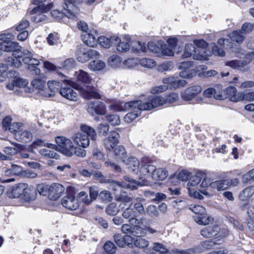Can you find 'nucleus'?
Instances as JSON below:
<instances>
[{"label":"nucleus","mask_w":254,"mask_h":254,"mask_svg":"<svg viewBox=\"0 0 254 254\" xmlns=\"http://www.w3.org/2000/svg\"><path fill=\"white\" fill-rule=\"evenodd\" d=\"M193 43L187 44L185 47V51L182 55L183 58L192 57V58L198 61H206L208 57L210 56L211 53L215 56L223 57L225 56V52L221 48H219L214 43L211 45L212 52L207 50L208 44L202 39H195L193 40Z\"/></svg>","instance_id":"1"},{"label":"nucleus","mask_w":254,"mask_h":254,"mask_svg":"<svg viewBox=\"0 0 254 254\" xmlns=\"http://www.w3.org/2000/svg\"><path fill=\"white\" fill-rule=\"evenodd\" d=\"M14 38L11 33H3L0 34V55L2 51L6 52H12V57L7 59V64L14 67L19 68L22 65V53L19 50L20 46L18 43L12 42Z\"/></svg>","instance_id":"2"},{"label":"nucleus","mask_w":254,"mask_h":254,"mask_svg":"<svg viewBox=\"0 0 254 254\" xmlns=\"http://www.w3.org/2000/svg\"><path fill=\"white\" fill-rule=\"evenodd\" d=\"M56 144L47 143L46 145L48 148L55 149L67 157L76 155L78 157H84L86 156V151L77 146H75L71 138L64 136L55 137Z\"/></svg>","instance_id":"3"},{"label":"nucleus","mask_w":254,"mask_h":254,"mask_svg":"<svg viewBox=\"0 0 254 254\" xmlns=\"http://www.w3.org/2000/svg\"><path fill=\"white\" fill-rule=\"evenodd\" d=\"M140 176L141 178L151 177L154 180L163 181L168 176V172L163 168L156 169L151 162H145L144 160L140 169Z\"/></svg>","instance_id":"4"},{"label":"nucleus","mask_w":254,"mask_h":254,"mask_svg":"<svg viewBox=\"0 0 254 254\" xmlns=\"http://www.w3.org/2000/svg\"><path fill=\"white\" fill-rule=\"evenodd\" d=\"M64 5L63 6L64 13L59 10L55 9L51 11V16L55 19L60 21L63 20L65 16L69 18L74 19L78 11V7L75 3L79 2L81 0H64Z\"/></svg>","instance_id":"5"},{"label":"nucleus","mask_w":254,"mask_h":254,"mask_svg":"<svg viewBox=\"0 0 254 254\" xmlns=\"http://www.w3.org/2000/svg\"><path fill=\"white\" fill-rule=\"evenodd\" d=\"M163 85L157 86L151 90L152 93H157L166 91L168 89H176L184 87L187 85V81L184 79H180L178 77L171 76L164 78L162 81Z\"/></svg>","instance_id":"6"},{"label":"nucleus","mask_w":254,"mask_h":254,"mask_svg":"<svg viewBox=\"0 0 254 254\" xmlns=\"http://www.w3.org/2000/svg\"><path fill=\"white\" fill-rule=\"evenodd\" d=\"M202 178L203 180L200 185V187L202 188L206 189L200 190L199 192L203 196L204 195L209 197L211 196L217 191H220V186L221 185L220 180L213 181L211 178L205 176V175Z\"/></svg>","instance_id":"7"},{"label":"nucleus","mask_w":254,"mask_h":254,"mask_svg":"<svg viewBox=\"0 0 254 254\" xmlns=\"http://www.w3.org/2000/svg\"><path fill=\"white\" fill-rule=\"evenodd\" d=\"M22 53V60L24 63L28 64L27 69L32 72L33 75L40 76L41 75V70L37 67L40 64V61L36 58L33 57V54L27 49H24L21 51Z\"/></svg>","instance_id":"8"},{"label":"nucleus","mask_w":254,"mask_h":254,"mask_svg":"<svg viewBox=\"0 0 254 254\" xmlns=\"http://www.w3.org/2000/svg\"><path fill=\"white\" fill-rule=\"evenodd\" d=\"M54 7L53 3L48 4H40L37 7H34L29 11L31 19L35 22L38 23L44 21L46 19V16L44 14Z\"/></svg>","instance_id":"9"},{"label":"nucleus","mask_w":254,"mask_h":254,"mask_svg":"<svg viewBox=\"0 0 254 254\" xmlns=\"http://www.w3.org/2000/svg\"><path fill=\"white\" fill-rule=\"evenodd\" d=\"M100 56V53L96 50L80 47L76 53L77 60L81 63H85L91 59L98 58Z\"/></svg>","instance_id":"10"},{"label":"nucleus","mask_w":254,"mask_h":254,"mask_svg":"<svg viewBox=\"0 0 254 254\" xmlns=\"http://www.w3.org/2000/svg\"><path fill=\"white\" fill-rule=\"evenodd\" d=\"M204 176V173L203 172H199L190 177L188 183V189L190 196L200 200L203 199V196L199 191L194 190L191 187L197 186L200 182Z\"/></svg>","instance_id":"11"},{"label":"nucleus","mask_w":254,"mask_h":254,"mask_svg":"<svg viewBox=\"0 0 254 254\" xmlns=\"http://www.w3.org/2000/svg\"><path fill=\"white\" fill-rule=\"evenodd\" d=\"M116 200L120 202L119 207L121 209L125 210L123 212V217L126 219H130L135 216V212L133 209L130 208L132 205V198L127 195H121L116 198Z\"/></svg>","instance_id":"12"},{"label":"nucleus","mask_w":254,"mask_h":254,"mask_svg":"<svg viewBox=\"0 0 254 254\" xmlns=\"http://www.w3.org/2000/svg\"><path fill=\"white\" fill-rule=\"evenodd\" d=\"M106 102L110 104L109 106V109L112 112L125 111L129 107H135V106H137V104H138V102H137L130 101L124 103L113 99L107 100Z\"/></svg>","instance_id":"13"},{"label":"nucleus","mask_w":254,"mask_h":254,"mask_svg":"<svg viewBox=\"0 0 254 254\" xmlns=\"http://www.w3.org/2000/svg\"><path fill=\"white\" fill-rule=\"evenodd\" d=\"M125 240L127 242V245L128 246L132 248L136 247L139 249H143L145 253L146 250L149 248H148L149 244V241L142 237H133L127 235Z\"/></svg>","instance_id":"14"},{"label":"nucleus","mask_w":254,"mask_h":254,"mask_svg":"<svg viewBox=\"0 0 254 254\" xmlns=\"http://www.w3.org/2000/svg\"><path fill=\"white\" fill-rule=\"evenodd\" d=\"M165 98L159 96H152L150 97L148 100L146 102L142 103L141 109L145 110H151L153 108L165 106Z\"/></svg>","instance_id":"15"},{"label":"nucleus","mask_w":254,"mask_h":254,"mask_svg":"<svg viewBox=\"0 0 254 254\" xmlns=\"http://www.w3.org/2000/svg\"><path fill=\"white\" fill-rule=\"evenodd\" d=\"M88 112L92 115H94L95 114L104 115L107 114V110L104 103L95 100L91 101L89 103Z\"/></svg>","instance_id":"16"},{"label":"nucleus","mask_w":254,"mask_h":254,"mask_svg":"<svg viewBox=\"0 0 254 254\" xmlns=\"http://www.w3.org/2000/svg\"><path fill=\"white\" fill-rule=\"evenodd\" d=\"M252 61V59L246 56L244 60H233L226 63L227 66L233 69H237L243 72H246L249 70L248 64Z\"/></svg>","instance_id":"17"},{"label":"nucleus","mask_w":254,"mask_h":254,"mask_svg":"<svg viewBox=\"0 0 254 254\" xmlns=\"http://www.w3.org/2000/svg\"><path fill=\"white\" fill-rule=\"evenodd\" d=\"M131 102H137V106L135 107H129L127 110L130 111V112L127 113L124 117L125 122L127 123H130L133 122L136 118L138 117L141 114V111H144V109H141V107H143L142 105V102L140 100L132 101Z\"/></svg>","instance_id":"18"},{"label":"nucleus","mask_w":254,"mask_h":254,"mask_svg":"<svg viewBox=\"0 0 254 254\" xmlns=\"http://www.w3.org/2000/svg\"><path fill=\"white\" fill-rule=\"evenodd\" d=\"M81 38L83 42L90 47L96 46L99 42L97 31L94 29H90L88 32L82 34Z\"/></svg>","instance_id":"19"},{"label":"nucleus","mask_w":254,"mask_h":254,"mask_svg":"<svg viewBox=\"0 0 254 254\" xmlns=\"http://www.w3.org/2000/svg\"><path fill=\"white\" fill-rule=\"evenodd\" d=\"M71 139L75 146L83 149L88 147L90 144V140L88 137L81 132H77L73 134Z\"/></svg>","instance_id":"20"},{"label":"nucleus","mask_w":254,"mask_h":254,"mask_svg":"<svg viewBox=\"0 0 254 254\" xmlns=\"http://www.w3.org/2000/svg\"><path fill=\"white\" fill-rule=\"evenodd\" d=\"M125 182H118L113 180L109 181L110 183V187L114 190H116L119 188H128L131 190H134L136 188L138 183L135 180L130 179L127 178L125 179Z\"/></svg>","instance_id":"21"},{"label":"nucleus","mask_w":254,"mask_h":254,"mask_svg":"<svg viewBox=\"0 0 254 254\" xmlns=\"http://www.w3.org/2000/svg\"><path fill=\"white\" fill-rule=\"evenodd\" d=\"M120 134L116 131L110 132L108 137L104 140L105 147L109 151H112L116 147L119 142Z\"/></svg>","instance_id":"22"},{"label":"nucleus","mask_w":254,"mask_h":254,"mask_svg":"<svg viewBox=\"0 0 254 254\" xmlns=\"http://www.w3.org/2000/svg\"><path fill=\"white\" fill-rule=\"evenodd\" d=\"M223 94L226 98H228L230 101L234 102L243 101L244 92H238L237 88L233 86H229L223 90Z\"/></svg>","instance_id":"23"},{"label":"nucleus","mask_w":254,"mask_h":254,"mask_svg":"<svg viewBox=\"0 0 254 254\" xmlns=\"http://www.w3.org/2000/svg\"><path fill=\"white\" fill-rule=\"evenodd\" d=\"M203 95L207 98L213 97L218 100L226 99V95L223 94V90L220 86L205 89L203 92Z\"/></svg>","instance_id":"24"},{"label":"nucleus","mask_w":254,"mask_h":254,"mask_svg":"<svg viewBox=\"0 0 254 254\" xmlns=\"http://www.w3.org/2000/svg\"><path fill=\"white\" fill-rule=\"evenodd\" d=\"M61 203L64 207L70 210H75L79 206L78 198L73 195H67L64 196L62 199Z\"/></svg>","instance_id":"25"},{"label":"nucleus","mask_w":254,"mask_h":254,"mask_svg":"<svg viewBox=\"0 0 254 254\" xmlns=\"http://www.w3.org/2000/svg\"><path fill=\"white\" fill-rule=\"evenodd\" d=\"M64 191V187L60 184L54 183L49 186L48 197L51 200H57Z\"/></svg>","instance_id":"26"},{"label":"nucleus","mask_w":254,"mask_h":254,"mask_svg":"<svg viewBox=\"0 0 254 254\" xmlns=\"http://www.w3.org/2000/svg\"><path fill=\"white\" fill-rule=\"evenodd\" d=\"M201 87L194 85L187 88L181 93L182 98L185 101H190L201 92Z\"/></svg>","instance_id":"27"},{"label":"nucleus","mask_w":254,"mask_h":254,"mask_svg":"<svg viewBox=\"0 0 254 254\" xmlns=\"http://www.w3.org/2000/svg\"><path fill=\"white\" fill-rule=\"evenodd\" d=\"M80 95L86 99L95 98L101 99V95L97 91L96 89L93 86H87L85 88L80 89Z\"/></svg>","instance_id":"28"},{"label":"nucleus","mask_w":254,"mask_h":254,"mask_svg":"<svg viewBox=\"0 0 254 254\" xmlns=\"http://www.w3.org/2000/svg\"><path fill=\"white\" fill-rule=\"evenodd\" d=\"M192 62L190 61H186L180 63L179 68L183 69L180 72V76L183 78H191L195 73L194 71L189 69L192 65Z\"/></svg>","instance_id":"29"},{"label":"nucleus","mask_w":254,"mask_h":254,"mask_svg":"<svg viewBox=\"0 0 254 254\" xmlns=\"http://www.w3.org/2000/svg\"><path fill=\"white\" fill-rule=\"evenodd\" d=\"M74 76L78 82L84 84H91L93 82V79L90 74L82 69L75 71Z\"/></svg>","instance_id":"30"},{"label":"nucleus","mask_w":254,"mask_h":254,"mask_svg":"<svg viewBox=\"0 0 254 254\" xmlns=\"http://www.w3.org/2000/svg\"><path fill=\"white\" fill-rule=\"evenodd\" d=\"M26 184L20 183L9 189L7 192V196L10 198L22 197V193L26 188Z\"/></svg>","instance_id":"31"},{"label":"nucleus","mask_w":254,"mask_h":254,"mask_svg":"<svg viewBox=\"0 0 254 254\" xmlns=\"http://www.w3.org/2000/svg\"><path fill=\"white\" fill-rule=\"evenodd\" d=\"M98 39L99 43L106 48H109L120 41V39L115 35L110 37L101 36Z\"/></svg>","instance_id":"32"},{"label":"nucleus","mask_w":254,"mask_h":254,"mask_svg":"<svg viewBox=\"0 0 254 254\" xmlns=\"http://www.w3.org/2000/svg\"><path fill=\"white\" fill-rule=\"evenodd\" d=\"M63 97L70 101H76L78 99V94L70 87H62L59 91Z\"/></svg>","instance_id":"33"},{"label":"nucleus","mask_w":254,"mask_h":254,"mask_svg":"<svg viewBox=\"0 0 254 254\" xmlns=\"http://www.w3.org/2000/svg\"><path fill=\"white\" fill-rule=\"evenodd\" d=\"M47 91L43 93L44 97H53L61 87V83L56 80H50L47 83Z\"/></svg>","instance_id":"34"},{"label":"nucleus","mask_w":254,"mask_h":254,"mask_svg":"<svg viewBox=\"0 0 254 254\" xmlns=\"http://www.w3.org/2000/svg\"><path fill=\"white\" fill-rule=\"evenodd\" d=\"M28 85V81L22 78H15L10 81L6 85V87L10 90H14L15 87L20 88H26Z\"/></svg>","instance_id":"35"},{"label":"nucleus","mask_w":254,"mask_h":254,"mask_svg":"<svg viewBox=\"0 0 254 254\" xmlns=\"http://www.w3.org/2000/svg\"><path fill=\"white\" fill-rule=\"evenodd\" d=\"M158 253L159 254H171V251L168 249L162 244L154 243L152 247L146 250V253L153 254Z\"/></svg>","instance_id":"36"},{"label":"nucleus","mask_w":254,"mask_h":254,"mask_svg":"<svg viewBox=\"0 0 254 254\" xmlns=\"http://www.w3.org/2000/svg\"><path fill=\"white\" fill-rule=\"evenodd\" d=\"M220 227L217 225L206 227L201 230V235L205 238H211L217 235Z\"/></svg>","instance_id":"37"},{"label":"nucleus","mask_w":254,"mask_h":254,"mask_svg":"<svg viewBox=\"0 0 254 254\" xmlns=\"http://www.w3.org/2000/svg\"><path fill=\"white\" fill-rule=\"evenodd\" d=\"M193 219L196 223L201 225H208L213 221V218L206 213V211H205L203 214L194 215Z\"/></svg>","instance_id":"38"},{"label":"nucleus","mask_w":254,"mask_h":254,"mask_svg":"<svg viewBox=\"0 0 254 254\" xmlns=\"http://www.w3.org/2000/svg\"><path fill=\"white\" fill-rule=\"evenodd\" d=\"M80 132L86 135L92 140H96L97 137L96 130L92 127L86 124H81L80 126Z\"/></svg>","instance_id":"39"},{"label":"nucleus","mask_w":254,"mask_h":254,"mask_svg":"<svg viewBox=\"0 0 254 254\" xmlns=\"http://www.w3.org/2000/svg\"><path fill=\"white\" fill-rule=\"evenodd\" d=\"M106 66V63L99 59L92 61L88 65V68L94 72L102 71L105 68Z\"/></svg>","instance_id":"40"},{"label":"nucleus","mask_w":254,"mask_h":254,"mask_svg":"<svg viewBox=\"0 0 254 254\" xmlns=\"http://www.w3.org/2000/svg\"><path fill=\"white\" fill-rule=\"evenodd\" d=\"M125 163L127 168L134 174L138 172L139 167V160L134 157H129L127 160H125Z\"/></svg>","instance_id":"41"},{"label":"nucleus","mask_w":254,"mask_h":254,"mask_svg":"<svg viewBox=\"0 0 254 254\" xmlns=\"http://www.w3.org/2000/svg\"><path fill=\"white\" fill-rule=\"evenodd\" d=\"M15 139L19 141L28 142L30 141L33 138L32 133L23 128L15 133Z\"/></svg>","instance_id":"42"},{"label":"nucleus","mask_w":254,"mask_h":254,"mask_svg":"<svg viewBox=\"0 0 254 254\" xmlns=\"http://www.w3.org/2000/svg\"><path fill=\"white\" fill-rule=\"evenodd\" d=\"M254 194V185L249 186L241 191L239 198L242 201L248 200Z\"/></svg>","instance_id":"43"},{"label":"nucleus","mask_w":254,"mask_h":254,"mask_svg":"<svg viewBox=\"0 0 254 254\" xmlns=\"http://www.w3.org/2000/svg\"><path fill=\"white\" fill-rule=\"evenodd\" d=\"M221 185L220 186V191L227 189L230 187H237L240 184V180L238 178H233L228 180H220Z\"/></svg>","instance_id":"44"},{"label":"nucleus","mask_w":254,"mask_h":254,"mask_svg":"<svg viewBox=\"0 0 254 254\" xmlns=\"http://www.w3.org/2000/svg\"><path fill=\"white\" fill-rule=\"evenodd\" d=\"M33 86L39 91L41 95L44 96L43 93L47 91L46 82L44 80L40 78H35L32 81Z\"/></svg>","instance_id":"45"},{"label":"nucleus","mask_w":254,"mask_h":254,"mask_svg":"<svg viewBox=\"0 0 254 254\" xmlns=\"http://www.w3.org/2000/svg\"><path fill=\"white\" fill-rule=\"evenodd\" d=\"M25 187L22 193V198L26 201L34 200L36 197L35 190L33 188L29 187L26 184Z\"/></svg>","instance_id":"46"},{"label":"nucleus","mask_w":254,"mask_h":254,"mask_svg":"<svg viewBox=\"0 0 254 254\" xmlns=\"http://www.w3.org/2000/svg\"><path fill=\"white\" fill-rule=\"evenodd\" d=\"M201 251V249L200 247L185 250L174 249L171 251V254H194L200 253Z\"/></svg>","instance_id":"47"},{"label":"nucleus","mask_w":254,"mask_h":254,"mask_svg":"<svg viewBox=\"0 0 254 254\" xmlns=\"http://www.w3.org/2000/svg\"><path fill=\"white\" fill-rule=\"evenodd\" d=\"M39 154L42 156L48 158H55L58 159L60 155L53 150L48 148H42L39 150Z\"/></svg>","instance_id":"48"},{"label":"nucleus","mask_w":254,"mask_h":254,"mask_svg":"<svg viewBox=\"0 0 254 254\" xmlns=\"http://www.w3.org/2000/svg\"><path fill=\"white\" fill-rule=\"evenodd\" d=\"M23 169L20 166L15 164L11 165V168L7 169L5 171V173L7 175H22L23 174Z\"/></svg>","instance_id":"49"},{"label":"nucleus","mask_w":254,"mask_h":254,"mask_svg":"<svg viewBox=\"0 0 254 254\" xmlns=\"http://www.w3.org/2000/svg\"><path fill=\"white\" fill-rule=\"evenodd\" d=\"M230 39L238 43H242L245 39V36L241 30L233 31L229 35Z\"/></svg>","instance_id":"50"},{"label":"nucleus","mask_w":254,"mask_h":254,"mask_svg":"<svg viewBox=\"0 0 254 254\" xmlns=\"http://www.w3.org/2000/svg\"><path fill=\"white\" fill-rule=\"evenodd\" d=\"M140 64L143 67L152 68L157 65L156 61L150 58H143L140 59Z\"/></svg>","instance_id":"51"},{"label":"nucleus","mask_w":254,"mask_h":254,"mask_svg":"<svg viewBox=\"0 0 254 254\" xmlns=\"http://www.w3.org/2000/svg\"><path fill=\"white\" fill-rule=\"evenodd\" d=\"M179 99V95L176 92H172L166 96L165 98V107L176 103Z\"/></svg>","instance_id":"52"},{"label":"nucleus","mask_w":254,"mask_h":254,"mask_svg":"<svg viewBox=\"0 0 254 254\" xmlns=\"http://www.w3.org/2000/svg\"><path fill=\"white\" fill-rule=\"evenodd\" d=\"M106 120L113 126L120 125L121 120L120 117L117 115H108L105 116Z\"/></svg>","instance_id":"53"},{"label":"nucleus","mask_w":254,"mask_h":254,"mask_svg":"<svg viewBox=\"0 0 254 254\" xmlns=\"http://www.w3.org/2000/svg\"><path fill=\"white\" fill-rule=\"evenodd\" d=\"M122 63L121 58L117 55L111 56L108 60L109 64L113 68H117L120 66Z\"/></svg>","instance_id":"54"},{"label":"nucleus","mask_w":254,"mask_h":254,"mask_svg":"<svg viewBox=\"0 0 254 254\" xmlns=\"http://www.w3.org/2000/svg\"><path fill=\"white\" fill-rule=\"evenodd\" d=\"M60 38L59 35L56 32H54L50 33L48 35V37L47 38V40L50 45H54L58 43L60 41Z\"/></svg>","instance_id":"55"},{"label":"nucleus","mask_w":254,"mask_h":254,"mask_svg":"<svg viewBox=\"0 0 254 254\" xmlns=\"http://www.w3.org/2000/svg\"><path fill=\"white\" fill-rule=\"evenodd\" d=\"M115 154L118 156L123 162H125V155H126V150L125 148L123 146H118L115 147L114 149L113 150Z\"/></svg>","instance_id":"56"},{"label":"nucleus","mask_w":254,"mask_h":254,"mask_svg":"<svg viewBox=\"0 0 254 254\" xmlns=\"http://www.w3.org/2000/svg\"><path fill=\"white\" fill-rule=\"evenodd\" d=\"M131 46L135 51L142 52H146L147 51V48L145 45L138 41H133L131 44Z\"/></svg>","instance_id":"57"},{"label":"nucleus","mask_w":254,"mask_h":254,"mask_svg":"<svg viewBox=\"0 0 254 254\" xmlns=\"http://www.w3.org/2000/svg\"><path fill=\"white\" fill-rule=\"evenodd\" d=\"M215 243L212 240H207L202 242L200 245L197 247H200L201 249V253L207 250L212 249Z\"/></svg>","instance_id":"58"},{"label":"nucleus","mask_w":254,"mask_h":254,"mask_svg":"<svg viewBox=\"0 0 254 254\" xmlns=\"http://www.w3.org/2000/svg\"><path fill=\"white\" fill-rule=\"evenodd\" d=\"M115 45H117V49L118 51L124 52L127 51L129 49V44L127 41H122Z\"/></svg>","instance_id":"59"},{"label":"nucleus","mask_w":254,"mask_h":254,"mask_svg":"<svg viewBox=\"0 0 254 254\" xmlns=\"http://www.w3.org/2000/svg\"><path fill=\"white\" fill-rule=\"evenodd\" d=\"M190 209L195 213V215L203 214L205 211H206V209L204 207L199 205H191L190 207Z\"/></svg>","instance_id":"60"},{"label":"nucleus","mask_w":254,"mask_h":254,"mask_svg":"<svg viewBox=\"0 0 254 254\" xmlns=\"http://www.w3.org/2000/svg\"><path fill=\"white\" fill-rule=\"evenodd\" d=\"M77 196L86 204H89L92 202L91 199L88 196L87 193L84 191L79 192Z\"/></svg>","instance_id":"61"},{"label":"nucleus","mask_w":254,"mask_h":254,"mask_svg":"<svg viewBox=\"0 0 254 254\" xmlns=\"http://www.w3.org/2000/svg\"><path fill=\"white\" fill-rule=\"evenodd\" d=\"M99 197L102 201L109 202L112 200L113 197L110 192L108 190H103L99 194Z\"/></svg>","instance_id":"62"},{"label":"nucleus","mask_w":254,"mask_h":254,"mask_svg":"<svg viewBox=\"0 0 254 254\" xmlns=\"http://www.w3.org/2000/svg\"><path fill=\"white\" fill-rule=\"evenodd\" d=\"M119 211V210L117 207L116 204L114 203L110 204L106 209L107 213L111 215H115L117 214Z\"/></svg>","instance_id":"63"},{"label":"nucleus","mask_w":254,"mask_h":254,"mask_svg":"<svg viewBox=\"0 0 254 254\" xmlns=\"http://www.w3.org/2000/svg\"><path fill=\"white\" fill-rule=\"evenodd\" d=\"M190 175V172L187 170H181L176 176V179L179 181H186Z\"/></svg>","instance_id":"64"}]
</instances>
